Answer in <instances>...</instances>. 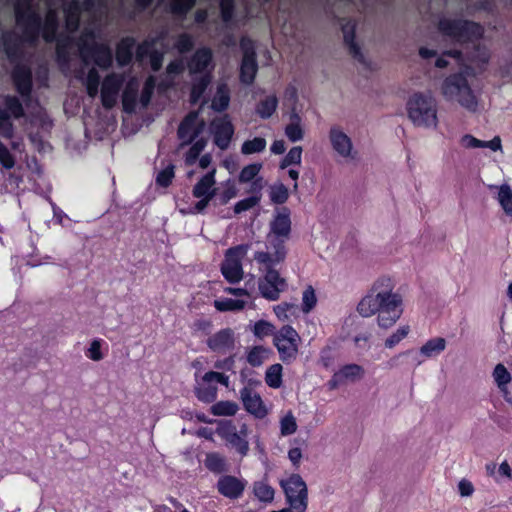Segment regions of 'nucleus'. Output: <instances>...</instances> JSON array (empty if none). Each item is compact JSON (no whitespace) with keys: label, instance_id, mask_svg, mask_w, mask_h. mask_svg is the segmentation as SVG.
<instances>
[{"label":"nucleus","instance_id":"nucleus-1","mask_svg":"<svg viewBox=\"0 0 512 512\" xmlns=\"http://www.w3.org/2000/svg\"><path fill=\"white\" fill-rule=\"evenodd\" d=\"M393 288L391 278H379L373 284L372 293L363 297L358 303V313L363 317L378 313L379 327L384 329L392 327L403 313L402 297L398 293H393Z\"/></svg>","mask_w":512,"mask_h":512},{"label":"nucleus","instance_id":"nucleus-2","mask_svg":"<svg viewBox=\"0 0 512 512\" xmlns=\"http://www.w3.org/2000/svg\"><path fill=\"white\" fill-rule=\"evenodd\" d=\"M437 29L442 36L460 45L473 43L484 35V28L480 23L462 18L443 17L439 19Z\"/></svg>","mask_w":512,"mask_h":512},{"label":"nucleus","instance_id":"nucleus-3","mask_svg":"<svg viewBox=\"0 0 512 512\" xmlns=\"http://www.w3.org/2000/svg\"><path fill=\"white\" fill-rule=\"evenodd\" d=\"M32 0H17L15 5L16 24L21 28L23 41L34 45L42 35V17L32 8Z\"/></svg>","mask_w":512,"mask_h":512},{"label":"nucleus","instance_id":"nucleus-4","mask_svg":"<svg viewBox=\"0 0 512 512\" xmlns=\"http://www.w3.org/2000/svg\"><path fill=\"white\" fill-rule=\"evenodd\" d=\"M442 94L447 100L456 99L459 104L469 110H475L477 100L462 73H454L447 76L442 83Z\"/></svg>","mask_w":512,"mask_h":512},{"label":"nucleus","instance_id":"nucleus-5","mask_svg":"<svg viewBox=\"0 0 512 512\" xmlns=\"http://www.w3.org/2000/svg\"><path fill=\"white\" fill-rule=\"evenodd\" d=\"M407 111L410 120L417 126L437 125L436 104L430 96L423 93L413 94L407 102Z\"/></svg>","mask_w":512,"mask_h":512},{"label":"nucleus","instance_id":"nucleus-6","mask_svg":"<svg viewBox=\"0 0 512 512\" xmlns=\"http://www.w3.org/2000/svg\"><path fill=\"white\" fill-rule=\"evenodd\" d=\"M300 336L291 325L282 326L273 338V344L277 348L280 360L285 364H290L296 360Z\"/></svg>","mask_w":512,"mask_h":512},{"label":"nucleus","instance_id":"nucleus-7","mask_svg":"<svg viewBox=\"0 0 512 512\" xmlns=\"http://www.w3.org/2000/svg\"><path fill=\"white\" fill-rule=\"evenodd\" d=\"M287 503L295 512H305L308 506L307 486L299 474H292L282 482Z\"/></svg>","mask_w":512,"mask_h":512},{"label":"nucleus","instance_id":"nucleus-8","mask_svg":"<svg viewBox=\"0 0 512 512\" xmlns=\"http://www.w3.org/2000/svg\"><path fill=\"white\" fill-rule=\"evenodd\" d=\"M247 253V246L238 245L227 249L225 257L221 263V273L223 277L231 284H236L242 280L243 267L242 258Z\"/></svg>","mask_w":512,"mask_h":512},{"label":"nucleus","instance_id":"nucleus-9","mask_svg":"<svg viewBox=\"0 0 512 512\" xmlns=\"http://www.w3.org/2000/svg\"><path fill=\"white\" fill-rule=\"evenodd\" d=\"M79 52L85 64L88 63V59H92L94 64L103 70L109 69L113 64L112 50L105 43L82 42L79 45Z\"/></svg>","mask_w":512,"mask_h":512},{"label":"nucleus","instance_id":"nucleus-10","mask_svg":"<svg viewBox=\"0 0 512 512\" xmlns=\"http://www.w3.org/2000/svg\"><path fill=\"white\" fill-rule=\"evenodd\" d=\"M265 265L266 272L265 275L259 279L258 288L263 298L276 301L279 299L280 293L286 289L287 283L273 267L274 264Z\"/></svg>","mask_w":512,"mask_h":512},{"label":"nucleus","instance_id":"nucleus-11","mask_svg":"<svg viewBox=\"0 0 512 512\" xmlns=\"http://www.w3.org/2000/svg\"><path fill=\"white\" fill-rule=\"evenodd\" d=\"M240 47L243 52V57L240 65V81L245 85H250L254 82L257 71V55L251 39L243 37L240 40Z\"/></svg>","mask_w":512,"mask_h":512},{"label":"nucleus","instance_id":"nucleus-12","mask_svg":"<svg viewBox=\"0 0 512 512\" xmlns=\"http://www.w3.org/2000/svg\"><path fill=\"white\" fill-rule=\"evenodd\" d=\"M198 118L199 111H190L181 120L177 129V137L181 141L180 148L190 145L203 131L204 121L197 123Z\"/></svg>","mask_w":512,"mask_h":512},{"label":"nucleus","instance_id":"nucleus-13","mask_svg":"<svg viewBox=\"0 0 512 512\" xmlns=\"http://www.w3.org/2000/svg\"><path fill=\"white\" fill-rule=\"evenodd\" d=\"M214 144L221 150H226L233 138L235 128L228 114L214 118L210 123Z\"/></svg>","mask_w":512,"mask_h":512},{"label":"nucleus","instance_id":"nucleus-14","mask_svg":"<svg viewBox=\"0 0 512 512\" xmlns=\"http://www.w3.org/2000/svg\"><path fill=\"white\" fill-rule=\"evenodd\" d=\"M15 90L24 101L30 100L33 90V75L29 66L16 64L11 72Z\"/></svg>","mask_w":512,"mask_h":512},{"label":"nucleus","instance_id":"nucleus-15","mask_svg":"<svg viewBox=\"0 0 512 512\" xmlns=\"http://www.w3.org/2000/svg\"><path fill=\"white\" fill-rule=\"evenodd\" d=\"M268 243L273 248V254L264 251H258L254 255V259L260 264H276L282 262L286 258L285 242L288 238L268 234Z\"/></svg>","mask_w":512,"mask_h":512},{"label":"nucleus","instance_id":"nucleus-16","mask_svg":"<svg viewBox=\"0 0 512 512\" xmlns=\"http://www.w3.org/2000/svg\"><path fill=\"white\" fill-rule=\"evenodd\" d=\"M207 347L214 353L227 354L235 349V333L231 328H223L210 335L206 340Z\"/></svg>","mask_w":512,"mask_h":512},{"label":"nucleus","instance_id":"nucleus-17","mask_svg":"<svg viewBox=\"0 0 512 512\" xmlns=\"http://www.w3.org/2000/svg\"><path fill=\"white\" fill-rule=\"evenodd\" d=\"M122 86V78L116 73L106 75L101 86V103L105 109H112Z\"/></svg>","mask_w":512,"mask_h":512},{"label":"nucleus","instance_id":"nucleus-18","mask_svg":"<svg viewBox=\"0 0 512 512\" xmlns=\"http://www.w3.org/2000/svg\"><path fill=\"white\" fill-rule=\"evenodd\" d=\"M246 484L247 482L244 479L233 475H223L218 479L216 488L220 495L236 500L243 495Z\"/></svg>","mask_w":512,"mask_h":512},{"label":"nucleus","instance_id":"nucleus-19","mask_svg":"<svg viewBox=\"0 0 512 512\" xmlns=\"http://www.w3.org/2000/svg\"><path fill=\"white\" fill-rule=\"evenodd\" d=\"M240 398L245 410L256 418L262 419L267 415V409L260 394L249 386L240 390Z\"/></svg>","mask_w":512,"mask_h":512},{"label":"nucleus","instance_id":"nucleus-20","mask_svg":"<svg viewBox=\"0 0 512 512\" xmlns=\"http://www.w3.org/2000/svg\"><path fill=\"white\" fill-rule=\"evenodd\" d=\"M248 428L243 424L239 431L236 430L235 426H230L225 434L224 438L226 441L236 449L241 456H246L249 451V443L247 441Z\"/></svg>","mask_w":512,"mask_h":512},{"label":"nucleus","instance_id":"nucleus-21","mask_svg":"<svg viewBox=\"0 0 512 512\" xmlns=\"http://www.w3.org/2000/svg\"><path fill=\"white\" fill-rule=\"evenodd\" d=\"M343 32V40L348 48L349 54L361 64H366L365 56L363 55L360 46L356 43V26L351 21H347L341 26Z\"/></svg>","mask_w":512,"mask_h":512},{"label":"nucleus","instance_id":"nucleus-22","mask_svg":"<svg viewBox=\"0 0 512 512\" xmlns=\"http://www.w3.org/2000/svg\"><path fill=\"white\" fill-rule=\"evenodd\" d=\"M136 39L133 36H125L119 40L115 48V58L118 66L126 67L133 61V50Z\"/></svg>","mask_w":512,"mask_h":512},{"label":"nucleus","instance_id":"nucleus-23","mask_svg":"<svg viewBox=\"0 0 512 512\" xmlns=\"http://www.w3.org/2000/svg\"><path fill=\"white\" fill-rule=\"evenodd\" d=\"M212 60L213 54L210 48H198L187 63L190 74L204 72L211 64Z\"/></svg>","mask_w":512,"mask_h":512},{"label":"nucleus","instance_id":"nucleus-24","mask_svg":"<svg viewBox=\"0 0 512 512\" xmlns=\"http://www.w3.org/2000/svg\"><path fill=\"white\" fill-rule=\"evenodd\" d=\"M291 233V219L290 211L287 207H284L281 212L277 213L274 219L270 223V233L275 236H282L283 238H289Z\"/></svg>","mask_w":512,"mask_h":512},{"label":"nucleus","instance_id":"nucleus-25","mask_svg":"<svg viewBox=\"0 0 512 512\" xmlns=\"http://www.w3.org/2000/svg\"><path fill=\"white\" fill-rule=\"evenodd\" d=\"M333 149L343 157L350 155L352 150L351 139L337 126H333L329 132Z\"/></svg>","mask_w":512,"mask_h":512},{"label":"nucleus","instance_id":"nucleus-26","mask_svg":"<svg viewBox=\"0 0 512 512\" xmlns=\"http://www.w3.org/2000/svg\"><path fill=\"white\" fill-rule=\"evenodd\" d=\"M59 29V18L56 10L49 9L46 13L45 20H42V38L47 43L56 40L57 31Z\"/></svg>","mask_w":512,"mask_h":512},{"label":"nucleus","instance_id":"nucleus-27","mask_svg":"<svg viewBox=\"0 0 512 512\" xmlns=\"http://www.w3.org/2000/svg\"><path fill=\"white\" fill-rule=\"evenodd\" d=\"M215 170H212L203 175L198 182L194 185L192 194L195 198L202 196L214 197L215 196Z\"/></svg>","mask_w":512,"mask_h":512},{"label":"nucleus","instance_id":"nucleus-28","mask_svg":"<svg viewBox=\"0 0 512 512\" xmlns=\"http://www.w3.org/2000/svg\"><path fill=\"white\" fill-rule=\"evenodd\" d=\"M2 45L5 54L10 62H15L21 58L20 39L13 32H5L2 34Z\"/></svg>","mask_w":512,"mask_h":512},{"label":"nucleus","instance_id":"nucleus-29","mask_svg":"<svg viewBox=\"0 0 512 512\" xmlns=\"http://www.w3.org/2000/svg\"><path fill=\"white\" fill-rule=\"evenodd\" d=\"M64 18L66 29L73 33L79 29L81 19V5L77 0H73L64 7Z\"/></svg>","mask_w":512,"mask_h":512},{"label":"nucleus","instance_id":"nucleus-30","mask_svg":"<svg viewBox=\"0 0 512 512\" xmlns=\"http://www.w3.org/2000/svg\"><path fill=\"white\" fill-rule=\"evenodd\" d=\"M56 42V58L61 66H67L70 63L69 49L73 43V38L68 35H60L54 41Z\"/></svg>","mask_w":512,"mask_h":512},{"label":"nucleus","instance_id":"nucleus-31","mask_svg":"<svg viewBox=\"0 0 512 512\" xmlns=\"http://www.w3.org/2000/svg\"><path fill=\"white\" fill-rule=\"evenodd\" d=\"M194 392L199 401L210 404L216 400L218 388L214 382H207L202 378Z\"/></svg>","mask_w":512,"mask_h":512},{"label":"nucleus","instance_id":"nucleus-32","mask_svg":"<svg viewBox=\"0 0 512 512\" xmlns=\"http://www.w3.org/2000/svg\"><path fill=\"white\" fill-rule=\"evenodd\" d=\"M204 464L210 472L215 474H222L228 471V465L225 457L216 452L208 453Z\"/></svg>","mask_w":512,"mask_h":512},{"label":"nucleus","instance_id":"nucleus-33","mask_svg":"<svg viewBox=\"0 0 512 512\" xmlns=\"http://www.w3.org/2000/svg\"><path fill=\"white\" fill-rule=\"evenodd\" d=\"M285 135L291 142H297L303 139L304 130L301 126V117L293 112L290 116V123L285 127Z\"/></svg>","mask_w":512,"mask_h":512},{"label":"nucleus","instance_id":"nucleus-34","mask_svg":"<svg viewBox=\"0 0 512 512\" xmlns=\"http://www.w3.org/2000/svg\"><path fill=\"white\" fill-rule=\"evenodd\" d=\"M446 348V340L443 337L429 339L421 348L420 353L426 358L436 357Z\"/></svg>","mask_w":512,"mask_h":512},{"label":"nucleus","instance_id":"nucleus-35","mask_svg":"<svg viewBox=\"0 0 512 512\" xmlns=\"http://www.w3.org/2000/svg\"><path fill=\"white\" fill-rule=\"evenodd\" d=\"M210 80V75L206 74L193 81L189 97V101L192 105H195L200 101L210 83Z\"/></svg>","mask_w":512,"mask_h":512},{"label":"nucleus","instance_id":"nucleus-36","mask_svg":"<svg viewBox=\"0 0 512 512\" xmlns=\"http://www.w3.org/2000/svg\"><path fill=\"white\" fill-rule=\"evenodd\" d=\"M277 106V97L275 95H269L258 102L256 112L262 119H268L274 114Z\"/></svg>","mask_w":512,"mask_h":512},{"label":"nucleus","instance_id":"nucleus-37","mask_svg":"<svg viewBox=\"0 0 512 512\" xmlns=\"http://www.w3.org/2000/svg\"><path fill=\"white\" fill-rule=\"evenodd\" d=\"M3 105V110H7L10 117L20 119L25 115V110L21 101L14 95H5L3 97Z\"/></svg>","mask_w":512,"mask_h":512},{"label":"nucleus","instance_id":"nucleus-38","mask_svg":"<svg viewBox=\"0 0 512 512\" xmlns=\"http://www.w3.org/2000/svg\"><path fill=\"white\" fill-rule=\"evenodd\" d=\"M253 494L261 502L270 503L274 499L275 490L265 481L253 483Z\"/></svg>","mask_w":512,"mask_h":512},{"label":"nucleus","instance_id":"nucleus-39","mask_svg":"<svg viewBox=\"0 0 512 512\" xmlns=\"http://www.w3.org/2000/svg\"><path fill=\"white\" fill-rule=\"evenodd\" d=\"M196 2L197 0H171L169 11L179 19H184L196 5Z\"/></svg>","mask_w":512,"mask_h":512},{"label":"nucleus","instance_id":"nucleus-40","mask_svg":"<svg viewBox=\"0 0 512 512\" xmlns=\"http://www.w3.org/2000/svg\"><path fill=\"white\" fill-rule=\"evenodd\" d=\"M283 367L276 363L269 366L265 372V382L267 386L278 389L282 386Z\"/></svg>","mask_w":512,"mask_h":512},{"label":"nucleus","instance_id":"nucleus-41","mask_svg":"<svg viewBox=\"0 0 512 512\" xmlns=\"http://www.w3.org/2000/svg\"><path fill=\"white\" fill-rule=\"evenodd\" d=\"M239 407L233 401H218L211 406V413L214 416H234Z\"/></svg>","mask_w":512,"mask_h":512},{"label":"nucleus","instance_id":"nucleus-42","mask_svg":"<svg viewBox=\"0 0 512 512\" xmlns=\"http://www.w3.org/2000/svg\"><path fill=\"white\" fill-rule=\"evenodd\" d=\"M246 302L240 299L222 298L214 301V307L220 312L241 311Z\"/></svg>","mask_w":512,"mask_h":512},{"label":"nucleus","instance_id":"nucleus-43","mask_svg":"<svg viewBox=\"0 0 512 512\" xmlns=\"http://www.w3.org/2000/svg\"><path fill=\"white\" fill-rule=\"evenodd\" d=\"M493 378L496 382L498 388L505 392L507 390V385L511 382L512 377L510 372L502 363H498L493 370Z\"/></svg>","mask_w":512,"mask_h":512},{"label":"nucleus","instance_id":"nucleus-44","mask_svg":"<svg viewBox=\"0 0 512 512\" xmlns=\"http://www.w3.org/2000/svg\"><path fill=\"white\" fill-rule=\"evenodd\" d=\"M219 9L221 20L226 26L234 22L236 14L235 0H219Z\"/></svg>","mask_w":512,"mask_h":512},{"label":"nucleus","instance_id":"nucleus-45","mask_svg":"<svg viewBox=\"0 0 512 512\" xmlns=\"http://www.w3.org/2000/svg\"><path fill=\"white\" fill-rule=\"evenodd\" d=\"M206 144L207 142L203 138L196 139L191 143V147L185 154V164L187 166H192L196 163Z\"/></svg>","mask_w":512,"mask_h":512},{"label":"nucleus","instance_id":"nucleus-46","mask_svg":"<svg viewBox=\"0 0 512 512\" xmlns=\"http://www.w3.org/2000/svg\"><path fill=\"white\" fill-rule=\"evenodd\" d=\"M266 140L262 137H255L252 140H246L241 146V152L244 155L260 153L266 148Z\"/></svg>","mask_w":512,"mask_h":512},{"label":"nucleus","instance_id":"nucleus-47","mask_svg":"<svg viewBox=\"0 0 512 512\" xmlns=\"http://www.w3.org/2000/svg\"><path fill=\"white\" fill-rule=\"evenodd\" d=\"M99 85H100V75L98 71L95 68H91L88 71L87 77H86V91L89 97L95 98L98 95L99 92Z\"/></svg>","mask_w":512,"mask_h":512},{"label":"nucleus","instance_id":"nucleus-48","mask_svg":"<svg viewBox=\"0 0 512 512\" xmlns=\"http://www.w3.org/2000/svg\"><path fill=\"white\" fill-rule=\"evenodd\" d=\"M302 158V147L294 146L292 147L288 153L284 156V158L280 161V169H286L291 165H300Z\"/></svg>","mask_w":512,"mask_h":512},{"label":"nucleus","instance_id":"nucleus-49","mask_svg":"<svg viewBox=\"0 0 512 512\" xmlns=\"http://www.w3.org/2000/svg\"><path fill=\"white\" fill-rule=\"evenodd\" d=\"M498 201L507 215H512V190L504 184L498 191Z\"/></svg>","mask_w":512,"mask_h":512},{"label":"nucleus","instance_id":"nucleus-50","mask_svg":"<svg viewBox=\"0 0 512 512\" xmlns=\"http://www.w3.org/2000/svg\"><path fill=\"white\" fill-rule=\"evenodd\" d=\"M157 39H145L137 45L135 57L137 61H143L146 57H150L151 53L155 51Z\"/></svg>","mask_w":512,"mask_h":512},{"label":"nucleus","instance_id":"nucleus-51","mask_svg":"<svg viewBox=\"0 0 512 512\" xmlns=\"http://www.w3.org/2000/svg\"><path fill=\"white\" fill-rule=\"evenodd\" d=\"M262 169L261 163H252L242 168L239 173L238 180L240 183H248L257 178L260 170Z\"/></svg>","mask_w":512,"mask_h":512},{"label":"nucleus","instance_id":"nucleus-52","mask_svg":"<svg viewBox=\"0 0 512 512\" xmlns=\"http://www.w3.org/2000/svg\"><path fill=\"white\" fill-rule=\"evenodd\" d=\"M317 304V297L315 290L311 285H308L302 293V311L309 313L312 311Z\"/></svg>","mask_w":512,"mask_h":512},{"label":"nucleus","instance_id":"nucleus-53","mask_svg":"<svg viewBox=\"0 0 512 512\" xmlns=\"http://www.w3.org/2000/svg\"><path fill=\"white\" fill-rule=\"evenodd\" d=\"M339 372L344 381L355 380L363 376L364 369L358 364H346L339 369Z\"/></svg>","mask_w":512,"mask_h":512},{"label":"nucleus","instance_id":"nucleus-54","mask_svg":"<svg viewBox=\"0 0 512 512\" xmlns=\"http://www.w3.org/2000/svg\"><path fill=\"white\" fill-rule=\"evenodd\" d=\"M174 47L180 54L190 52L194 47L193 37L188 33L180 34L175 41Z\"/></svg>","mask_w":512,"mask_h":512},{"label":"nucleus","instance_id":"nucleus-55","mask_svg":"<svg viewBox=\"0 0 512 512\" xmlns=\"http://www.w3.org/2000/svg\"><path fill=\"white\" fill-rule=\"evenodd\" d=\"M261 201V195H251L245 199L238 201L234 205V213L241 214L242 212L248 211L258 205Z\"/></svg>","mask_w":512,"mask_h":512},{"label":"nucleus","instance_id":"nucleus-56","mask_svg":"<svg viewBox=\"0 0 512 512\" xmlns=\"http://www.w3.org/2000/svg\"><path fill=\"white\" fill-rule=\"evenodd\" d=\"M229 102V93L227 91H222L221 89H219L212 100L211 108L216 112H223L228 108Z\"/></svg>","mask_w":512,"mask_h":512},{"label":"nucleus","instance_id":"nucleus-57","mask_svg":"<svg viewBox=\"0 0 512 512\" xmlns=\"http://www.w3.org/2000/svg\"><path fill=\"white\" fill-rule=\"evenodd\" d=\"M154 89H155V79H154V77L150 76L145 81L144 86L141 91V94H140V103L143 107H147L150 104L153 93H154Z\"/></svg>","mask_w":512,"mask_h":512},{"label":"nucleus","instance_id":"nucleus-58","mask_svg":"<svg viewBox=\"0 0 512 512\" xmlns=\"http://www.w3.org/2000/svg\"><path fill=\"white\" fill-rule=\"evenodd\" d=\"M274 325L266 320H258L253 327V333L257 338L263 339L267 336L274 335Z\"/></svg>","mask_w":512,"mask_h":512},{"label":"nucleus","instance_id":"nucleus-59","mask_svg":"<svg viewBox=\"0 0 512 512\" xmlns=\"http://www.w3.org/2000/svg\"><path fill=\"white\" fill-rule=\"evenodd\" d=\"M289 198L288 188L284 184L275 185L270 192V199L275 204H284Z\"/></svg>","mask_w":512,"mask_h":512},{"label":"nucleus","instance_id":"nucleus-60","mask_svg":"<svg viewBox=\"0 0 512 512\" xmlns=\"http://www.w3.org/2000/svg\"><path fill=\"white\" fill-rule=\"evenodd\" d=\"M266 349L263 346H254L247 354V362L252 367H259L263 364L264 353Z\"/></svg>","mask_w":512,"mask_h":512},{"label":"nucleus","instance_id":"nucleus-61","mask_svg":"<svg viewBox=\"0 0 512 512\" xmlns=\"http://www.w3.org/2000/svg\"><path fill=\"white\" fill-rule=\"evenodd\" d=\"M296 430H297L296 419L291 413H288L280 421L281 435H283V436L292 435L296 432Z\"/></svg>","mask_w":512,"mask_h":512},{"label":"nucleus","instance_id":"nucleus-62","mask_svg":"<svg viewBox=\"0 0 512 512\" xmlns=\"http://www.w3.org/2000/svg\"><path fill=\"white\" fill-rule=\"evenodd\" d=\"M137 104V91L125 90L122 96L123 111L133 113Z\"/></svg>","mask_w":512,"mask_h":512},{"label":"nucleus","instance_id":"nucleus-63","mask_svg":"<svg viewBox=\"0 0 512 512\" xmlns=\"http://www.w3.org/2000/svg\"><path fill=\"white\" fill-rule=\"evenodd\" d=\"M175 176L174 166L169 165L166 168L162 169L156 177V183L161 187H168L171 185L172 180Z\"/></svg>","mask_w":512,"mask_h":512},{"label":"nucleus","instance_id":"nucleus-64","mask_svg":"<svg viewBox=\"0 0 512 512\" xmlns=\"http://www.w3.org/2000/svg\"><path fill=\"white\" fill-rule=\"evenodd\" d=\"M409 331L410 328L408 325L398 328L396 332H394L385 340V347H395L400 341H402L408 335Z\"/></svg>","mask_w":512,"mask_h":512}]
</instances>
